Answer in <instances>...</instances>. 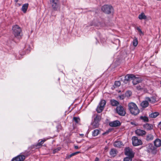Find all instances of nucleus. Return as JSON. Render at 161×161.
Returning <instances> with one entry per match:
<instances>
[{"mask_svg":"<svg viewBox=\"0 0 161 161\" xmlns=\"http://www.w3.org/2000/svg\"><path fill=\"white\" fill-rule=\"evenodd\" d=\"M128 106L129 109L132 114L136 115L139 113V110L136 104L134 103H130L128 104Z\"/></svg>","mask_w":161,"mask_h":161,"instance_id":"obj_1","label":"nucleus"},{"mask_svg":"<svg viewBox=\"0 0 161 161\" xmlns=\"http://www.w3.org/2000/svg\"><path fill=\"white\" fill-rule=\"evenodd\" d=\"M13 33L15 37H18L20 35L21 31V28L18 25H15L12 27Z\"/></svg>","mask_w":161,"mask_h":161,"instance_id":"obj_2","label":"nucleus"},{"mask_svg":"<svg viewBox=\"0 0 161 161\" xmlns=\"http://www.w3.org/2000/svg\"><path fill=\"white\" fill-rule=\"evenodd\" d=\"M102 10L104 13L107 14H109L113 11L112 6L108 5L103 6L102 8Z\"/></svg>","mask_w":161,"mask_h":161,"instance_id":"obj_3","label":"nucleus"},{"mask_svg":"<svg viewBox=\"0 0 161 161\" xmlns=\"http://www.w3.org/2000/svg\"><path fill=\"white\" fill-rule=\"evenodd\" d=\"M50 3L54 11H58L59 10L60 5L59 0L51 1Z\"/></svg>","mask_w":161,"mask_h":161,"instance_id":"obj_4","label":"nucleus"},{"mask_svg":"<svg viewBox=\"0 0 161 161\" xmlns=\"http://www.w3.org/2000/svg\"><path fill=\"white\" fill-rule=\"evenodd\" d=\"M106 103L105 100H101L99 105L98 106L96 110L98 113H100L103 110Z\"/></svg>","mask_w":161,"mask_h":161,"instance_id":"obj_5","label":"nucleus"},{"mask_svg":"<svg viewBox=\"0 0 161 161\" xmlns=\"http://www.w3.org/2000/svg\"><path fill=\"white\" fill-rule=\"evenodd\" d=\"M132 144L134 146H137L142 144V141L138 139V138L136 136H133L132 138Z\"/></svg>","mask_w":161,"mask_h":161,"instance_id":"obj_6","label":"nucleus"},{"mask_svg":"<svg viewBox=\"0 0 161 161\" xmlns=\"http://www.w3.org/2000/svg\"><path fill=\"white\" fill-rule=\"evenodd\" d=\"M116 111L117 113L121 116H124L126 114L125 110L123 107L121 105L117 107Z\"/></svg>","mask_w":161,"mask_h":161,"instance_id":"obj_7","label":"nucleus"},{"mask_svg":"<svg viewBox=\"0 0 161 161\" xmlns=\"http://www.w3.org/2000/svg\"><path fill=\"white\" fill-rule=\"evenodd\" d=\"M158 99L157 95H154L151 97H147L145 98V100H147L149 102L151 103H154L157 102Z\"/></svg>","mask_w":161,"mask_h":161,"instance_id":"obj_8","label":"nucleus"},{"mask_svg":"<svg viewBox=\"0 0 161 161\" xmlns=\"http://www.w3.org/2000/svg\"><path fill=\"white\" fill-rule=\"evenodd\" d=\"M125 155L131 158H133L134 156V153H133L132 149L129 147L125 148Z\"/></svg>","mask_w":161,"mask_h":161,"instance_id":"obj_9","label":"nucleus"},{"mask_svg":"<svg viewBox=\"0 0 161 161\" xmlns=\"http://www.w3.org/2000/svg\"><path fill=\"white\" fill-rule=\"evenodd\" d=\"M25 159L24 155L20 154L13 158L11 161H24Z\"/></svg>","mask_w":161,"mask_h":161,"instance_id":"obj_10","label":"nucleus"},{"mask_svg":"<svg viewBox=\"0 0 161 161\" xmlns=\"http://www.w3.org/2000/svg\"><path fill=\"white\" fill-rule=\"evenodd\" d=\"M133 80L132 82L134 85H136L137 83L141 82L142 80L140 77H136L133 75V76L132 79Z\"/></svg>","mask_w":161,"mask_h":161,"instance_id":"obj_11","label":"nucleus"},{"mask_svg":"<svg viewBox=\"0 0 161 161\" xmlns=\"http://www.w3.org/2000/svg\"><path fill=\"white\" fill-rule=\"evenodd\" d=\"M135 133L136 134L139 136H142L146 134V132L143 130L140 129H138L136 130Z\"/></svg>","mask_w":161,"mask_h":161,"instance_id":"obj_12","label":"nucleus"},{"mask_svg":"<svg viewBox=\"0 0 161 161\" xmlns=\"http://www.w3.org/2000/svg\"><path fill=\"white\" fill-rule=\"evenodd\" d=\"M120 125V122L118 120H115L109 123V125L111 127H117Z\"/></svg>","mask_w":161,"mask_h":161,"instance_id":"obj_13","label":"nucleus"},{"mask_svg":"<svg viewBox=\"0 0 161 161\" xmlns=\"http://www.w3.org/2000/svg\"><path fill=\"white\" fill-rule=\"evenodd\" d=\"M144 128L147 130H150L153 129V126L150 124L147 123L143 125Z\"/></svg>","mask_w":161,"mask_h":161,"instance_id":"obj_14","label":"nucleus"},{"mask_svg":"<svg viewBox=\"0 0 161 161\" xmlns=\"http://www.w3.org/2000/svg\"><path fill=\"white\" fill-rule=\"evenodd\" d=\"M154 144L156 147H160L161 146V140L158 138H157L154 141Z\"/></svg>","mask_w":161,"mask_h":161,"instance_id":"obj_15","label":"nucleus"},{"mask_svg":"<svg viewBox=\"0 0 161 161\" xmlns=\"http://www.w3.org/2000/svg\"><path fill=\"white\" fill-rule=\"evenodd\" d=\"M114 145L115 147H120L123 146V145L121 141H118L114 142Z\"/></svg>","mask_w":161,"mask_h":161,"instance_id":"obj_16","label":"nucleus"},{"mask_svg":"<svg viewBox=\"0 0 161 161\" xmlns=\"http://www.w3.org/2000/svg\"><path fill=\"white\" fill-rule=\"evenodd\" d=\"M117 151L115 149H112L110 152V155L112 157H114L116 156L117 153Z\"/></svg>","mask_w":161,"mask_h":161,"instance_id":"obj_17","label":"nucleus"},{"mask_svg":"<svg viewBox=\"0 0 161 161\" xmlns=\"http://www.w3.org/2000/svg\"><path fill=\"white\" fill-rule=\"evenodd\" d=\"M132 76H133V74H128L126 75L125 77L124 82L126 83L125 81H128L130 80H132Z\"/></svg>","mask_w":161,"mask_h":161,"instance_id":"obj_18","label":"nucleus"},{"mask_svg":"<svg viewBox=\"0 0 161 161\" xmlns=\"http://www.w3.org/2000/svg\"><path fill=\"white\" fill-rule=\"evenodd\" d=\"M103 23H101L99 21H97L94 24V25L96 26L97 28H100L101 27H103L104 25Z\"/></svg>","mask_w":161,"mask_h":161,"instance_id":"obj_19","label":"nucleus"},{"mask_svg":"<svg viewBox=\"0 0 161 161\" xmlns=\"http://www.w3.org/2000/svg\"><path fill=\"white\" fill-rule=\"evenodd\" d=\"M28 6V3L25 4L22 6L21 9L24 13H25L26 12Z\"/></svg>","mask_w":161,"mask_h":161,"instance_id":"obj_20","label":"nucleus"},{"mask_svg":"<svg viewBox=\"0 0 161 161\" xmlns=\"http://www.w3.org/2000/svg\"><path fill=\"white\" fill-rule=\"evenodd\" d=\"M148 101L146 100L142 102L141 104V105L142 108H146L148 106Z\"/></svg>","mask_w":161,"mask_h":161,"instance_id":"obj_21","label":"nucleus"},{"mask_svg":"<svg viewBox=\"0 0 161 161\" xmlns=\"http://www.w3.org/2000/svg\"><path fill=\"white\" fill-rule=\"evenodd\" d=\"M159 115V113L158 112H155L150 114L149 116L151 118H155Z\"/></svg>","mask_w":161,"mask_h":161,"instance_id":"obj_22","label":"nucleus"},{"mask_svg":"<svg viewBox=\"0 0 161 161\" xmlns=\"http://www.w3.org/2000/svg\"><path fill=\"white\" fill-rule=\"evenodd\" d=\"M92 125L93 128H97L99 126V122L94 120V121L92 123Z\"/></svg>","mask_w":161,"mask_h":161,"instance_id":"obj_23","label":"nucleus"},{"mask_svg":"<svg viewBox=\"0 0 161 161\" xmlns=\"http://www.w3.org/2000/svg\"><path fill=\"white\" fill-rule=\"evenodd\" d=\"M111 104L113 106H117L119 104V102L115 100H112L110 101Z\"/></svg>","mask_w":161,"mask_h":161,"instance_id":"obj_24","label":"nucleus"},{"mask_svg":"<svg viewBox=\"0 0 161 161\" xmlns=\"http://www.w3.org/2000/svg\"><path fill=\"white\" fill-rule=\"evenodd\" d=\"M99 132V130L97 129L95 130L92 132V136H97L98 135Z\"/></svg>","mask_w":161,"mask_h":161,"instance_id":"obj_25","label":"nucleus"},{"mask_svg":"<svg viewBox=\"0 0 161 161\" xmlns=\"http://www.w3.org/2000/svg\"><path fill=\"white\" fill-rule=\"evenodd\" d=\"M153 139V136L152 134H148L146 136V140L147 141L152 140Z\"/></svg>","mask_w":161,"mask_h":161,"instance_id":"obj_26","label":"nucleus"},{"mask_svg":"<svg viewBox=\"0 0 161 161\" xmlns=\"http://www.w3.org/2000/svg\"><path fill=\"white\" fill-rule=\"evenodd\" d=\"M138 18L140 19H146L147 16L145 15L144 13H142L141 14L139 15Z\"/></svg>","mask_w":161,"mask_h":161,"instance_id":"obj_27","label":"nucleus"},{"mask_svg":"<svg viewBox=\"0 0 161 161\" xmlns=\"http://www.w3.org/2000/svg\"><path fill=\"white\" fill-rule=\"evenodd\" d=\"M47 139L44 138L42 139L41 141L39 142L36 145V146H42V145L44 143V142L46 141Z\"/></svg>","mask_w":161,"mask_h":161,"instance_id":"obj_28","label":"nucleus"},{"mask_svg":"<svg viewBox=\"0 0 161 161\" xmlns=\"http://www.w3.org/2000/svg\"><path fill=\"white\" fill-rule=\"evenodd\" d=\"M147 151L148 152H152L153 150V147L151 144H149L147 146Z\"/></svg>","mask_w":161,"mask_h":161,"instance_id":"obj_29","label":"nucleus"},{"mask_svg":"<svg viewBox=\"0 0 161 161\" xmlns=\"http://www.w3.org/2000/svg\"><path fill=\"white\" fill-rule=\"evenodd\" d=\"M138 39L137 38L135 37L132 42V44L134 46L136 47L138 44Z\"/></svg>","mask_w":161,"mask_h":161,"instance_id":"obj_30","label":"nucleus"},{"mask_svg":"<svg viewBox=\"0 0 161 161\" xmlns=\"http://www.w3.org/2000/svg\"><path fill=\"white\" fill-rule=\"evenodd\" d=\"M101 116L100 115L96 114L95 117L94 119V120L99 122L101 120Z\"/></svg>","mask_w":161,"mask_h":161,"instance_id":"obj_31","label":"nucleus"},{"mask_svg":"<svg viewBox=\"0 0 161 161\" xmlns=\"http://www.w3.org/2000/svg\"><path fill=\"white\" fill-rule=\"evenodd\" d=\"M140 118L144 122H147L148 121V119L147 116H142L140 117Z\"/></svg>","mask_w":161,"mask_h":161,"instance_id":"obj_32","label":"nucleus"},{"mask_svg":"<svg viewBox=\"0 0 161 161\" xmlns=\"http://www.w3.org/2000/svg\"><path fill=\"white\" fill-rule=\"evenodd\" d=\"M132 94L131 92L130 91H128L125 93V96L127 97H130Z\"/></svg>","mask_w":161,"mask_h":161,"instance_id":"obj_33","label":"nucleus"},{"mask_svg":"<svg viewBox=\"0 0 161 161\" xmlns=\"http://www.w3.org/2000/svg\"><path fill=\"white\" fill-rule=\"evenodd\" d=\"M132 158L130 157H125L124 158V161H131Z\"/></svg>","mask_w":161,"mask_h":161,"instance_id":"obj_34","label":"nucleus"},{"mask_svg":"<svg viewBox=\"0 0 161 161\" xmlns=\"http://www.w3.org/2000/svg\"><path fill=\"white\" fill-rule=\"evenodd\" d=\"M61 148L60 147H58L55 149H54L53 151V153L54 154L57 152H58V151H59Z\"/></svg>","mask_w":161,"mask_h":161,"instance_id":"obj_35","label":"nucleus"},{"mask_svg":"<svg viewBox=\"0 0 161 161\" xmlns=\"http://www.w3.org/2000/svg\"><path fill=\"white\" fill-rule=\"evenodd\" d=\"M121 83L119 81H116L115 82L114 85L116 87H119Z\"/></svg>","mask_w":161,"mask_h":161,"instance_id":"obj_36","label":"nucleus"},{"mask_svg":"<svg viewBox=\"0 0 161 161\" xmlns=\"http://www.w3.org/2000/svg\"><path fill=\"white\" fill-rule=\"evenodd\" d=\"M74 121L76 123H78L79 122L80 119L79 118L74 117L73 118Z\"/></svg>","mask_w":161,"mask_h":161,"instance_id":"obj_37","label":"nucleus"},{"mask_svg":"<svg viewBox=\"0 0 161 161\" xmlns=\"http://www.w3.org/2000/svg\"><path fill=\"white\" fill-rule=\"evenodd\" d=\"M137 31H138L140 33V35H143V32H142V31L141 29L139 27H137Z\"/></svg>","mask_w":161,"mask_h":161,"instance_id":"obj_38","label":"nucleus"},{"mask_svg":"<svg viewBox=\"0 0 161 161\" xmlns=\"http://www.w3.org/2000/svg\"><path fill=\"white\" fill-rule=\"evenodd\" d=\"M118 97L121 100H123L125 98V96L123 95L119 96Z\"/></svg>","mask_w":161,"mask_h":161,"instance_id":"obj_39","label":"nucleus"},{"mask_svg":"<svg viewBox=\"0 0 161 161\" xmlns=\"http://www.w3.org/2000/svg\"><path fill=\"white\" fill-rule=\"evenodd\" d=\"M136 88L138 90H140L142 89H143V87L141 86H136Z\"/></svg>","mask_w":161,"mask_h":161,"instance_id":"obj_40","label":"nucleus"},{"mask_svg":"<svg viewBox=\"0 0 161 161\" xmlns=\"http://www.w3.org/2000/svg\"><path fill=\"white\" fill-rule=\"evenodd\" d=\"M75 155V153H73L69 156V158H70L72 156H74Z\"/></svg>","mask_w":161,"mask_h":161,"instance_id":"obj_41","label":"nucleus"},{"mask_svg":"<svg viewBox=\"0 0 161 161\" xmlns=\"http://www.w3.org/2000/svg\"><path fill=\"white\" fill-rule=\"evenodd\" d=\"M74 148L75 149H78L79 147L77 146H74Z\"/></svg>","mask_w":161,"mask_h":161,"instance_id":"obj_42","label":"nucleus"},{"mask_svg":"<svg viewBox=\"0 0 161 161\" xmlns=\"http://www.w3.org/2000/svg\"><path fill=\"white\" fill-rule=\"evenodd\" d=\"M95 161H99V158H96Z\"/></svg>","mask_w":161,"mask_h":161,"instance_id":"obj_43","label":"nucleus"},{"mask_svg":"<svg viewBox=\"0 0 161 161\" xmlns=\"http://www.w3.org/2000/svg\"><path fill=\"white\" fill-rule=\"evenodd\" d=\"M80 153V152H75L74 153H75V155H76L77 154L79 153Z\"/></svg>","mask_w":161,"mask_h":161,"instance_id":"obj_44","label":"nucleus"},{"mask_svg":"<svg viewBox=\"0 0 161 161\" xmlns=\"http://www.w3.org/2000/svg\"><path fill=\"white\" fill-rule=\"evenodd\" d=\"M158 125L160 126H161V121L159 123Z\"/></svg>","mask_w":161,"mask_h":161,"instance_id":"obj_45","label":"nucleus"},{"mask_svg":"<svg viewBox=\"0 0 161 161\" xmlns=\"http://www.w3.org/2000/svg\"><path fill=\"white\" fill-rule=\"evenodd\" d=\"M80 135L81 136H83L84 135L83 134H80Z\"/></svg>","mask_w":161,"mask_h":161,"instance_id":"obj_46","label":"nucleus"},{"mask_svg":"<svg viewBox=\"0 0 161 161\" xmlns=\"http://www.w3.org/2000/svg\"><path fill=\"white\" fill-rule=\"evenodd\" d=\"M131 124H132V125H133L134 124H133V122H131Z\"/></svg>","mask_w":161,"mask_h":161,"instance_id":"obj_47","label":"nucleus"},{"mask_svg":"<svg viewBox=\"0 0 161 161\" xmlns=\"http://www.w3.org/2000/svg\"><path fill=\"white\" fill-rule=\"evenodd\" d=\"M17 0H16V2H17Z\"/></svg>","mask_w":161,"mask_h":161,"instance_id":"obj_48","label":"nucleus"}]
</instances>
